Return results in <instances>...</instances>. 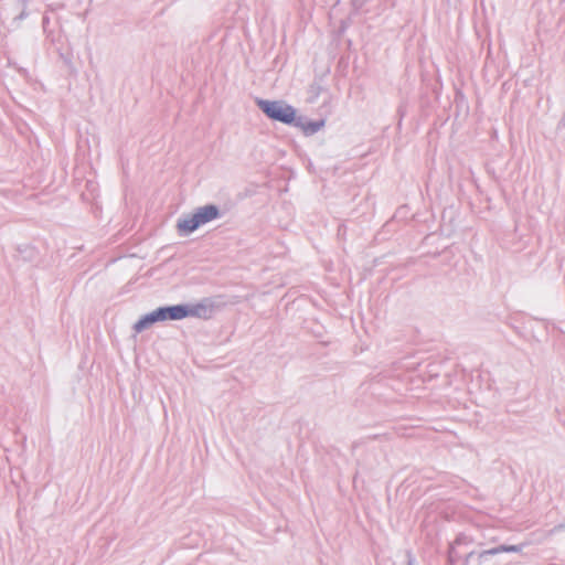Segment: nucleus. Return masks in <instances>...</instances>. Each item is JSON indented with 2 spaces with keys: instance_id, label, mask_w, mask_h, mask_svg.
<instances>
[{
  "instance_id": "1",
  "label": "nucleus",
  "mask_w": 565,
  "mask_h": 565,
  "mask_svg": "<svg viewBox=\"0 0 565 565\" xmlns=\"http://www.w3.org/2000/svg\"><path fill=\"white\" fill-rule=\"evenodd\" d=\"M218 216L220 211L217 206L207 204L198 207L193 213L184 214L182 217H180L177 223V228L180 234L188 235L200 226L217 218Z\"/></svg>"
},
{
  "instance_id": "2",
  "label": "nucleus",
  "mask_w": 565,
  "mask_h": 565,
  "mask_svg": "<svg viewBox=\"0 0 565 565\" xmlns=\"http://www.w3.org/2000/svg\"><path fill=\"white\" fill-rule=\"evenodd\" d=\"M184 318H185V306L184 305L159 307V308L154 309L153 311L147 313L142 318H140L135 323L134 329L137 333H139L156 322L167 321V320H181Z\"/></svg>"
},
{
  "instance_id": "3",
  "label": "nucleus",
  "mask_w": 565,
  "mask_h": 565,
  "mask_svg": "<svg viewBox=\"0 0 565 565\" xmlns=\"http://www.w3.org/2000/svg\"><path fill=\"white\" fill-rule=\"evenodd\" d=\"M259 109L270 119L282 124H291L296 118V109L282 100H257Z\"/></svg>"
},
{
  "instance_id": "4",
  "label": "nucleus",
  "mask_w": 565,
  "mask_h": 565,
  "mask_svg": "<svg viewBox=\"0 0 565 565\" xmlns=\"http://www.w3.org/2000/svg\"><path fill=\"white\" fill-rule=\"evenodd\" d=\"M523 544L521 545H500L498 547H493L490 550L482 551L480 553L470 552L466 557V565H470L472 562H476L477 565H481L483 562L488 559L491 555H497L503 552H513L519 553L523 550Z\"/></svg>"
},
{
  "instance_id": "5",
  "label": "nucleus",
  "mask_w": 565,
  "mask_h": 565,
  "mask_svg": "<svg viewBox=\"0 0 565 565\" xmlns=\"http://www.w3.org/2000/svg\"><path fill=\"white\" fill-rule=\"evenodd\" d=\"M184 306H185V318H188V317L206 318L207 317L209 307L203 303L184 305Z\"/></svg>"
},
{
  "instance_id": "6",
  "label": "nucleus",
  "mask_w": 565,
  "mask_h": 565,
  "mask_svg": "<svg viewBox=\"0 0 565 565\" xmlns=\"http://www.w3.org/2000/svg\"><path fill=\"white\" fill-rule=\"evenodd\" d=\"M324 126L323 120L319 121H307L301 125V128L306 135H313L318 132Z\"/></svg>"
},
{
  "instance_id": "7",
  "label": "nucleus",
  "mask_w": 565,
  "mask_h": 565,
  "mask_svg": "<svg viewBox=\"0 0 565 565\" xmlns=\"http://www.w3.org/2000/svg\"><path fill=\"white\" fill-rule=\"evenodd\" d=\"M407 565H415V564H414V558H413V557H411V555H408Z\"/></svg>"
}]
</instances>
